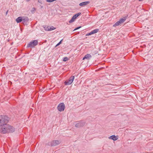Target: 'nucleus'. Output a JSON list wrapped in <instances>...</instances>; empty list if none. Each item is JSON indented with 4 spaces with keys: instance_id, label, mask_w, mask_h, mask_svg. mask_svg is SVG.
Instances as JSON below:
<instances>
[{
    "instance_id": "obj_1",
    "label": "nucleus",
    "mask_w": 153,
    "mask_h": 153,
    "mask_svg": "<svg viewBox=\"0 0 153 153\" xmlns=\"http://www.w3.org/2000/svg\"><path fill=\"white\" fill-rule=\"evenodd\" d=\"M9 120V118L7 116L0 115V132L4 131H2V129L5 126H7Z\"/></svg>"
},
{
    "instance_id": "obj_2",
    "label": "nucleus",
    "mask_w": 153,
    "mask_h": 153,
    "mask_svg": "<svg viewBox=\"0 0 153 153\" xmlns=\"http://www.w3.org/2000/svg\"><path fill=\"white\" fill-rule=\"evenodd\" d=\"M7 126H5V127L3 128L2 131H0V133L2 134H5L8 133H12L15 131V128L13 126H11L7 124Z\"/></svg>"
},
{
    "instance_id": "obj_3",
    "label": "nucleus",
    "mask_w": 153,
    "mask_h": 153,
    "mask_svg": "<svg viewBox=\"0 0 153 153\" xmlns=\"http://www.w3.org/2000/svg\"><path fill=\"white\" fill-rule=\"evenodd\" d=\"M38 44L37 40H36L30 42L27 44V48H33L36 45Z\"/></svg>"
},
{
    "instance_id": "obj_4",
    "label": "nucleus",
    "mask_w": 153,
    "mask_h": 153,
    "mask_svg": "<svg viewBox=\"0 0 153 153\" xmlns=\"http://www.w3.org/2000/svg\"><path fill=\"white\" fill-rule=\"evenodd\" d=\"M75 76H71L68 80L65 81L64 83L65 85H70L71 84L73 81L74 79Z\"/></svg>"
},
{
    "instance_id": "obj_5",
    "label": "nucleus",
    "mask_w": 153,
    "mask_h": 153,
    "mask_svg": "<svg viewBox=\"0 0 153 153\" xmlns=\"http://www.w3.org/2000/svg\"><path fill=\"white\" fill-rule=\"evenodd\" d=\"M65 108V105L63 102L60 103L57 106V109L60 111H64Z\"/></svg>"
},
{
    "instance_id": "obj_6",
    "label": "nucleus",
    "mask_w": 153,
    "mask_h": 153,
    "mask_svg": "<svg viewBox=\"0 0 153 153\" xmlns=\"http://www.w3.org/2000/svg\"><path fill=\"white\" fill-rule=\"evenodd\" d=\"M60 143L61 141L59 140H53L51 142L50 145L51 146H55L59 144Z\"/></svg>"
},
{
    "instance_id": "obj_7",
    "label": "nucleus",
    "mask_w": 153,
    "mask_h": 153,
    "mask_svg": "<svg viewBox=\"0 0 153 153\" xmlns=\"http://www.w3.org/2000/svg\"><path fill=\"white\" fill-rule=\"evenodd\" d=\"M84 124L85 123L82 121H80L76 124L75 126L76 127L79 128L83 126Z\"/></svg>"
},
{
    "instance_id": "obj_8",
    "label": "nucleus",
    "mask_w": 153,
    "mask_h": 153,
    "mask_svg": "<svg viewBox=\"0 0 153 153\" xmlns=\"http://www.w3.org/2000/svg\"><path fill=\"white\" fill-rule=\"evenodd\" d=\"M118 138V137L114 135H112L109 137V139L113 140L114 141L117 140Z\"/></svg>"
},
{
    "instance_id": "obj_9",
    "label": "nucleus",
    "mask_w": 153,
    "mask_h": 153,
    "mask_svg": "<svg viewBox=\"0 0 153 153\" xmlns=\"http://www.w3.org/2000/svg\"><path fill=\"white\" fill-rule=\"evenodd\" d=\"M91 58V56L90 54H88L86 55L83 58V59L84 60L85 59H90Z\"/></svg>"
},
{
    "instance_id": "obj_10",
    "label": "nucleus",
    "mask_w": 153,
    "mask_h": 153,
    "mask_svg": "<svg viewBox=\"0 0 153 153\" xmlns=\"http://www.w3.org/2000/svg\"><path fill=\"white\" fill-rule=\"evenodd\" d=\"M90 3L89 1H86L85 2H82L81 3L79 4V5L80 6H83L85 5L88 4Z\"/></svg>"
},
{
    "instance_id": "obj_11",
    "label": "nucleus",
    "mask_w": 153,
    "mask_h": 153,
    "mask_svg": "<svg viewBox=\"0 0 153 153\" xmlns=\"http://www.w3.org/2000/svg\"><path fill=\"white\" fill-rule=\"evenodd\" d=\"M127 17H128V16H125V17H123V18H122L120 19L119 21L120 22V23L121 24V23L124 22L125 21V20L127 18Z\"/></svg>"
},
{
    "instance_id": "obj_12",
    "label": "nucleus",
    "mask_w": 153,
    "mask_h": 153,
    "mask_svg": "<svg viewBox=\"0 0 153 153\" xmlns=\"http://www.w3.org/2000/svg\"><path fill=\"white\" fill-rule=\"evenodd\" d=\"M22 21V17L20 16L17 18L16 19V21L17 23H20Z\"/></svg>"
},
{
    "instance_id": "obj_13",
    "label": "nucleus",
    "mask_w": 153,
    "mask_h": 153,
    "mask_svg": "<svg viewBox=\"0 0 153 153\" xmlns=\"http://www.w3.org/2000/svg\"><path fill=\"white\" fill-rule=\"evenodd\" d=\"M29 19L27 17H25L22 18V22L23 23H26L28 21Z\"/></svg>"
},
{
    "instance_id": "obj_14",
    "label": "nucleus",
    "mask_w": 153,
    "mask_h": 153,
    "mask_svg": "<svg viewBox=\"0 0 153 153\" xmlns=\"http://www.w3.org/2000/svg\"><path fill=\"white\" fill-rule=\"evenodd\" d=\"M81 14V13H77L76 14L74 15L72 17H74V18L76 19Z\"/></svg>"
},
{
    "instance_id": "obj_15",
    "label": "nucleus",
    "mask_w": 153,
    "mask_h": 153,
    "mask_svg": "<svg viewBox=\"0 0 153 153\" xmlns=\"http://www.w3.org/2000/svg\"><path fill=\"white\" fill-rule=\"evenodd\" d=\"M121 24V23H120V22L118 21L113 25V27H115L116 26H118Z\"/></svg>"
},
{
    "instance_id": "obj_16",
    "label": "nucleus",
    "mask_w": 153,
    "mask_h": 153,
    "mask_svg": "<svg viewBox=\"0 0 153 153\" xmlns=\"http://www.w3.org/2000/svg\"><path fill=\"white\" fill-rule=\"evenodd\" d=\"M36 10V9L34 7H33L31 10V13L33 14Z\"/></svg>"
},
{
    "instance_id": "obj_17",
    "label": "nucleus",
    "mask_w": 153,
    "mask_h": 153,
    "mask_svg": "<svg viewBox=\"0 0 153 153\" xmlns=\"http://www.w3.org/2000/svg\"><path fill=\"white\" fill-rule=\"evenodd\" d=\"M99 30L98 29H95L92 30V31L93 32V34H94L95 33H97L99 31Z\"/></svg>"
},
{
    "instance_id": "obj_18",
    "label": "nucleus",
    "mask_w": 153,
    "mask_h": 153,
    "mask_svg": "<svg viewBox=\"0 0 153 153\" xmlns=\"http://www.w3.org/2000/svg\"><path fill=\"white\" fill-rule=\"evenodd\" d=\"M75 19L74 18V17H72L71 19L69 21V23H72L74 21Z\"/></svg>"
},
{
    "instance_id": "obj_19",
    "label": "nucleus",
    "mask_w": 153,
    "mask_h": 153,
    "mask_svg": "<svg viewBox=\"0 0 153 153\" xmlns=\"http://www.w3.org/2000/svg\"><path fill=\"white\" fill-rule=\"evenodd\" d=\"M68 60V58L67 57H65L63 58V60L64 62H66Z\"/></svg>"
},
{
    "instance_id": "obj_20",
    "label": "nucleus",
    "mask_w": 153,
    "mask_h": 153,
    "mask_svg": "<svg viewBox=\"0 0 153 153\" xmlns=\"http://www.w3.org/2000/svg\"><path fill=\"white\" fill-rule=\"evenodd\" d=\"M94 34L93 33V32L92 31H91V32H90V33H88L87 34H86V36H89V35H91L92 34Z\"/></svg>"
},
{
    "instance_id": "obj_21",
    "label": "nucleus",
    "mask_w": 153,
    "mask_h": 153,
    "mask_svg": "<svg viewBox=\"0 0 153 153\" xmlns=\"http://www.w3.org/2000/svg\"><path fill=\"white\" fill-rule=\"evenodd\" d=\"M55 28L53 27V26H51L49 28L50 29V31L52 30H54L55 29Z\"/></svg>"
},
{
    "instance_id": "obj_22",
    "label": "nucleus",
    "mask_w": 153,
    "mask_h": 153,
    "mask_svg": "<svg viewBox=\"0 0 153 153\" xmlns=\"http://www.w3.org/2000/svg\"><path fill=\"white\" fill-rule=\"evenodd\" d=\"M50 27L49 26H47L46 28H45V30L47 31H50L49 28Z\"/></svg>"
},
{
    "instance_id": "obj_23",
    "label": "nucleus",
    "mask_w": 153,
    "mask_h": 153,
    "mask_svg": "<svg viewBox=\"0 0 153 153\" xmlns=\"http://www.w3.org/2000/svg\"><path fill=\"white\" fill-rule=\"evenodd\" d=\"M56 0H46V1L48 2H51Z\"/></svg>"
},
{
    "instance_id": "obj_24",
    "label": "nucleus",
    "mask_w": 153,
    "mask_h": 153,
    "mask_svg": "<svg viewBox=\"0 0 153 153\" xmlns=\"http://www.w3.org/2000/svg\"><path fill=\"white\" fill-rule=\"evenodd\" d=\"M63 40V39H62L56 45V46H57L59 45H60L62 43V42Z\"/></svg>"
},
{
    "instance_id": "obj_25",
    "label": "nucleus",
    "mask_w": 153,
    "mask_h": 153,
    "mask_svg": "<svg viewBox=\"0 0 153 153\" xmlns=\"http://www.w3.org/2000/svg\"><path fill=\"white\" fill-rule=\"evenodd\" d=\"M81 26H79V27H78L76 28H75L74 30H77L79 28H81Z\"/></svg>"
},
{
    "instance_id": "obj_26",
    "label": "nucleus",
    "mask_w": 153,
    "mask_h": 153,
    "mask_svg": "<svg viewBox=\"0 0 153 153\" xmlns=\"http://www.w3.org/2000/svg\"><path fill=\"white\" fill-rule=\"evenodd\" d=\"M44 88H42V89H41V90H42V91H43V92L44 91Z\"/></svg>"
},
{
    "instance_id": "obj_27",
    "label": "nucleus",
    "mask_w": 153,
    "mask_h": 153,
    "mask_svg": "<svg viewBox=\"0 0 153 153\" xmlns=\"http://www.w3.org/2000/svg\"><path fill=\"white\" fill-rule=\"evenodd\" d=\"M26 1L28 2L30 0H25Z\"/></svg>"
},
{
    "instance_id": "obj_28",
    "label": "nucleus",
    "mask_w": 153,
    "mask_h": 153,
    "mask_svg": "<svg viewBox=\"0 0 153 153\" xmlns=\"http://www.w3.org/2000/svg\"><path fill=\"white\" fill-rule=\"evenodd\" d=\"M43 7V6H41V8H42Z\"/></svg>"
},
{
    "instance_id": "obj_29",
    "label": "nucleus",
    "mask_w": 153,
    "mask_h": 153,
    "mask_svg": "<svg viewBox=\"0 0 153 153\" xmlns=\"http://www.w3.org/2000/svg\"><path fill=\"white\" fill-rule=\"evenodd\" d=\"M8 11V10H7V12H6V14H7V13Z\"/></svg>"
}]
</instances>
